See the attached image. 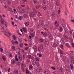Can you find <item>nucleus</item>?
I'll return each mask as SVG.
<instances>
[{
    "label": "nucleus",
    "mask_w": 74,
    "mask_h": 74,
    "mask_svg": "<svg viewBox=\"0 0 74 74\" xmlns=\"http://www.w3.org/2000/svg\"><path fill=\"white\" fill-rule=\"evenodd\" d=\"M49 22H50V21L47 22L46 23L45 26L44 27V30H46V31H48V30H48V29H47V28H48V27H49Z\"/></svg>",
    "instance_id": "nucleus-1"
},
{
    "label": "nucleus",
    "mask_w": 74,
    "mask_h": 74,
    "mask_svg": "<svg viewBox=\"0 0 74 74\" xmlns=\"http://www.w3.org/2000/svg\"><path fill=\"white\" fill-rule=\"evenodd\" d=\"M38 50L39 52L42 51L44 50L43 45H42L40 44V47H38Z\"/></svg>",
    "instance_id": "nucleus-2"
},
{
    "label": "nucleus",
    "mask_w": 74,
    "mask_h": 74,
    "mask_svg": "<svg viewBox=\"0 0 74 74\" xmlns=\"http://www.w3.org/2000/svg\"><path fill=\"white\" fill-rule=\"evenodd\" d=\"M39 20L40 23L37 26V27L38 28H40V27H41V26H40V25H41L42 26H43V22L42 21L40 20V19H39Z\"/></svg>",
    "instance_id": "nucleus-3"
},
{
    "label": "nucleus",
    "mask_w": 74,
    "mask_h": 74,
    "mask_svg": "<svg viewBox=\"0 0 74 74\" xmlns=\"http://www.w3.org/2000/svg\"><path fill=\"white\" fill-rule=\"evenodd\" d=\"M48 37L49 39H50V40H53V36H52V35L50 34H48Z\"/></svg>",
    "instance_id": "nucleus-4"
},
{
    "label": "nucleus",
    "mask_w": 74,
    "mask_h": 74,
    "mask_svg": "<svg viewBox=\"0 0 74 74\" xmlns=\"http://www.w3.org/2000/svg\"><path fill=\"white\" fill-rule=\"evenodd\" d=\"M55 25L56 27H58L59 26V23L58 21H56L55 22Z\"/></svg>",
    "instance_id": "nucleus-5"
},
{
    "label": "nucleus",
    "mask_w": 74,
    "mask_h": 74,
    "mask_svg": "<svg viewBox=\"0 0 74 74\" xmlns=\"http://www.w3.org/2000/svg\"><path fill=\"white\" fill-rule=\"evenodd\" d=\"M49 44V42H48V40H45V47H48V45Z\"/></svg>",
    "instance_id": "nucleus-6"
},
{
    "label": "nucleus",
    "mask_w": 74,
    "mask_h": 74,
    "mask_svg": "<svg viewBox=\"0 0 74 74\" xmlns=\"http://www.w3.org/2000/svg\"><path fill=\"white\" fill-rule=\"evenodd\" d=\"M63 27L62 26H60L59 27V28H58V30L60 32H62V31H63Z\"/></svg>",
    "instance_id": "nucleus-7"
},
{
    "label": "nucleus",
    "mask_w": 74,
    "mask_h": 74,
    "mask_svg": "<svg viewBox=\"0 0 74 74\" xmlns=\"http://www.w3.org/2000/svg\"><path fill=\"white\" fill-rule=\"evenodd\" d=\"M30 16L31 17H34L35 16V14L33 12H31L30 13Z\"/></svg>",
    "instance_id": "nucleus-8"
},
{
    "label": "nucleus",
    "mask_w": 74,
    "mask_h": 74,
    "mask_svg": "<svg viewBox=\"0 0 74 74\" xmlns=\"http://www.w3.org/2000/svg\"><path fill=\"white\" fill-rule=\"evenodd\" d=\"M63 38L61 39L60 42L61 44H65V42Z\"/></svg>",
    "instance_id": "nucleus-9"
},
{
    "label": "nucleus",
    "mask_w": 74,
    "mask_h": 74,
    "mask_svg": "<svg viewBox=\"0 0 74 74\" xmlns=\"http://www.w3.org/2000/svg\"><path fill=\"white\" fill-rule=\"evenodd\" d=\"M33 49L35 51H37V47L36 46H34L33 47Z\"/></svg>",
    "instance_id": "nucleus-10"
},
{
    "label": "nucleus",
    "mask_w": 74,
    "mask_h": 74,
    "mask_svg": "<svg viewBox=\"0 0 74 74\" xmlns=\"http://www.w3.org/2000/svg\"><path fill=\"white\" fill-rule=\"evenodd\" d=\"M41 68L40 67H38V68H37L36 69V71L38 72V73H39L41 70Z\"/></svg>",
    "instance_id": "nucleus-11"
},
{
    "label": "nucleus",
    "mask_w": 74,
    "mask_h": 74,
    "mask_svg": "<svg viewBox=\"0 0 74 74\" xmlns=\"http://www.w3.org/2000/svg\"><path fill=\"white\" fill-rule=\"evenodd\" d=\"M18 59L21 61H22V56H19L18 57Z\"/></svg>",
    "instance_id": "nucleus-12"
},
{
    "label": "nucleus",
    "mask_w": 74,
    "mask_h": 74,
    "mask_svg": "<svg viewBox=\"0 0 74 74\" xmlns=\"http://www.w3.org/2000/svg\"><path fill=\"white\" fill-rule=\"evenodd\" d=\"M0 22L1 24H2V25H3V24H4V19H1Z\"/></svg>",
    "instance_id": "nucleus-13"
},
{
    "label": "nucleus",
    "mask_w": 74,
    "mask_h": 74,
    "mask_svg": "<svg viewBox=\"0 0 74 74\" xmlns=\"http://www.w3.org/2000/svg\"><path fill=\"white\" fill-rule=\"evenodd\" d=\"M70 58L72 59V60H71V62L72 63L74 64V60L73 59V57H71Z\"/></svg>",
    "instance_id": "nucleus-14"
},
{
    "label": "nucleus",
    "mask_w": 74,
    "mask_h": 74,
    "mask_svg": "<svg viewBox=\"0 0 74 74\" xmlns=\"http://www.w3.org/2000/svg\"><path fill=\"white\" fill-rule=\"evenodd\" d=\"M29 24H30V22H27L25 23V26L27 27L29 25Z\"/></svg>",
    "instance_id": "nucleus-15"
},
{
    "label": "nucleus",
    "mask_w": 74,
    "mask_h": 74,
    "mask_svg": "<svg viewBox=\"0 0 74 74\" xmlns=\"http://www.w3.org/2000/svg\"><path fill=\"white\" fill-rule=\"evenodd\" d=\"M56 0V5H57V6H58V5H59V0Z\"/></svg>",
    "instance_id": "nucleus-16"
},
{
    "label": "nucleus",
    "mask_w": 74,
    "mask_h": 74,
    "mask_svg": "<svg viewBox=\"0 0 74 74\" xmlns=\"http://www.w3.org/2000/svg\"><path fill=\"white\" fill-rule=\"evenodd\" d=\"M23 16L25 18H28L29 16H28V15H27V14H24Z\"/></svg>",
    "instance_id": "nucleus-17"
},
{
    "label": "nucleus",
    "mask_w": 74,
    "mask_h": 74,
    "mask_svg": "<svg viewBox=\"0 0 74 74\" xmlns=\"http://www.w3.org/2000/svg\"><path fill=\"white\" fill-rule=\"evenodd\" d=\"M30 35L31 37H34V36H35V32H34L31 34Z\"/></svg>",
    "instance_id": "nucleus-18"
},
{
    "label": "nucleus",
    "mask_w": 74,
    "mask_h": 74,
    "mask_svg": "<svg viewBox=\"0 0 74 74\" xmlns=\"http://www.w3.org/2000/svg\"><path fill=\"white\" fill-rule=\"evenodd\" d=\"M73 64L72 63L71 64H70V66H71V69L73 70V69H74V66H73Z\"/></svg>",
    "instance_id": "nucleus-19"
},
{
    "label": "nucleus",
    "mask_w": 74,
    "mask_h": 74,
    "mask_svg": "<svg viewBox=\"0 0 74 74\" xmlns=\"http://www.w3.org/2000/svg\"><path fill=\"white\" fill-rule=\"evenodd\" d=\"M66 69L67 71H69V66H66Z\"/></svg>",
    "instance_id": "nucleus-20"
},
{
    "label": "nucleus",
    "mask_w": 74,
    "mask_h": 74,
    "mask_svg": "<svg viewBox=\"0 0 74 74\" xmlns=\"http://www.w3.org/2000/svg\"><path fill=\"white\" fill-rule=\"evenodd\" d=\"M57 46V44H56V43H54L53 45V48H55V47H56Z\"/></svg>",
    "instance_id": "nucleus-21"
},
{
    "label": "nucleus",
    "mask_w": 74,
    "mask_h": 74,
    "mask_svg": "<svg viewBox=\"0 0 74 74\" xmlns=\"http://www.w3.org/2000/svg\"><path fill=\"white\" fill-rule=\"evenodd\" d=\"M2 58L4 61H5V60H6V57H5V56H3Z\"/></svg>",
    "instance_id": "nucleus-22"
},
{
    "label": "nucleus",
    "mask_w": 74,
    "mask_h": 74,
    "mask_svg": "<svg viewBox=\"0 0 74 74\" xmlns=\"http://www.w3.org/2000/svg\"><path fill=\"white\" fill-rule=\"evenodd\" d=\"M12 37L13 40H16V37L15 35L13 36Z\"/></svg>",
    "instance_id": "nucleus-23"
},
{
    "label": "nucleus",
    "mask_w": 74,
    "mask_h": 74,
    "mask_svg": "<svg viewBox=\"0 0 74 74\" xmlns=\"http://www.w3.org/2000/svg\"><path fill=\"white\" fill-rule=\"evenodd\" d=\"M33 2L34 4H37L38 3L37 1L36 0H34Z\"/></svg>",
    "instance_id": "nucleus-24"
},
{
    "label": "nucleus",
    "mask_w": 74,
    "mask_h": 74,
    "mask_svg": "<svg viewBox=\"0 0 74 74\" xmlns=\"http://www.w3.org/2000/svg\"><path fill=\"white\" fill-rule=\"evenodd\" d=\"M23 30L25 32V33H27V30L25 28H23Z\"/></svg>",
    "instance_id": "nucleus-25"
},
{
    "label": "nucleus",
    "mask_w": 74,
    "mask_h": 74,
    "mask_svg": "<svg viewBox=\"0 0 74 74\" xmlns=\"http://www.w3.org/2000/svg\"><path fill=\"white\" fill-rule=\"evenodd\" d=\"M28 56L29 59H32V56L30 55H28Z\"/></svg>",
    "instance_id": "nucleus-26"
},
{
    "label": "nucleus",
    "mask_w": 74,
    "mask_h": 74,
    "mask_svg": "<svg viewBox=\"0 0 74 74\" xmlns=\"http://www.w3.org/2000/svg\"><path fill=\"white\" fill-rule=\"evenodd\" d=\"M65 45H66V47H68V48H70V45L68 43H66L65 44Z\"/></svg>",
    "instance_id": "nucleus-27"
},
{
    "label": "nucleus",
    "mask_w": 74,
    "mask_h": 74,
    "mask_svg": "<svg viewBox=\"0 0 74 74\" xmlns=\"http://www.w3.org/2000/svg\"><path fill=\"white\" fill-rule=\"evenodd\" d=\"M15 59L16 61H17V62L18 61V58L17 57V55H16L15 56Z\"/></svg>",
    "instance_id": "nucleus-28"
},
{
    "label": "nucleus",
    "mask_w": 74,
    "mask_h": 74,
    "mask_svg": "<svg viewBox=\"0 0 74 74\" xmlns=\"http://www.w3.org/2000/svg\"><path fill=\"white\" fill-rule=\"evenodd\" d=\"M5 26L6 27H8V23L7 21H5Z\"/></svg>",
    "instance_id": "nucleus-29"
},
{
    "label": "nucleus",
    "mask_w": 74,
    "mask_h": 74,
    "mask_svg": "<svg viewBox=\"0 0 74 74\" xmlns=\"http://www.w3.org/2000/svg\"><path fill=\"white\" fill-rule=\"evenodd\" d=\"M7 32L8 33V34L9 36H11V33L10 32H9V30H8V29H7Z\"/></svg>",
    "instance_id": "nucleus-30"
},
{
    "label": "nucleus",
    "mask_w": 74,
    "mask_h": 74,
    "mask_svg": "<svg viewBox=\"0 0 74 74\" xmlns=\"http://www.w3.org/2000/svg\"><path fill=\"white\" fill-rule=\"evenodd\" d=\"M70 42H73V38L72 37H71L70 38Z\"/></svg>",
    "instance_id": "nucleus-31"
},
{
    "label": "nucleus",
    "mask_w": 74,
    "mask_h": 74,
    "mask_svg": "<svg viewBox=\"0 0 74 74\" xmlns=\"http://www.w3.org/2000/svg\"><path fill=\"white\" fill-rule=\"evenodd\" d=\"M38 15H39V16H42L41 12H40L38 13Z\"/></svg>",
    "instance_id": "nucleus-32"
},
{
    "label": "nucleus",
    "mask_w": 74,
    "mask_h": 74,
    "mask_svg": "<svg viewBox=\"0 0 74 74\" xmlns=\"http://www.w3.org/2000/svg\"><path fill=\"white\" fill-rule=\"evenodd\" d=\"M42 8L44 10H47V7L45 6H43Z\"/></svg>",
    "instance_id": "nucleus-33"
},
{
    "label": "nucleus",
    "mask_w": 74,
    "mask_h": 74,
    "mask_svg": "<svg viewBox=\"0 0 74 74\" xmlns=\"http://www.w3.org/2000/svg\"><path fill=\"white\" fill-rule=\"evenodd\" d=\"M49 5V7L50 9H52L53 8V6H52V5L50 4Z\"/></svg>",
    "instance_id": "nucleus-34"
},
{
    "label": "nucleus",
    "mask_w": 74,
    "mask_h": 74,
    "mask_svg": "<svg viewBox=\"0 0 74 74\" xmlns=\"http://www.w3.org/2000/svg\"><path fill=\"white\" fill-rule=\"evenodd\" d=\"M32 64L33 65H35L36 64V61L34 60L32 62Z\"/></svg>",
    "instance_id": "nucleus-35"
},
{
    "label": "nucleus",
    "mask_w": 74,
    "mask_h": 74,
    "mask_svg": "<svg viewBox=\"0 0 74 74\" xmlns=\"http://www.w3.org/2000/svg\"><path fill=\"white\" fill-rule=\"evenodd\" d=\"M23 18L22 16H20L18 18L19 20H21V21L22 20V18Z\"/></svg>",
    "instance_id": "nucleus-36"
},
{
    "label": "nucleus",
    "mask_w": 74,
    "mask_h": 74,
    "mask_svg": "<svg viewBox=\"0 0 74 74\" xmlns=\"http://www.w3.org/2000/svg\"><path fill=\"white\" fill-rule=\"evenodd\" d=\"M57 36L58 37H59L61 36V34H60V33H58L57 34Z\"/></svg>",
    "instance_id": "nucleus-37"
},
{
    "label": "nucleus",
    "mask_w": 74,
    "mask_h": 74,
    "mask_svg": "<svg viewBox=\"0 0 74 74\" xmlns=\"http://www.w3.org/2000/svg\"><path fill=\"white\" fill-rule=\"evenodd\" d=\"M13 10H14V13H15V14H16V13H17V12L16 10V9H15V8H14L13 9Z\"/></svg>",
    "instance_id": "nucleus-38"
},
{
    "label": "nucleus",
    "mask_w": 74,
    "mask_h": 74,
    "mask_svg": "<svg viewBox=\"0 0 74 74\" xmlns=\"http://www.w3.org/2000/svg\"><path fill=\"white\" fill-rule=\"evenodd\" d=\"M13 10H14V13H15V14H16V13H17V12L16 10V9H15V8H14L13 9Z\"/></svg>",
    "instance_id": "nucleus-39"
},
{
    "label": "nucleus",
    "mask_w": 74,
    "mask_h": 74,
    "mask_svg": "<svg viewBox=\"0 0 74 74\" xmlns=\"http://www.w3.org/2000/svg\"><path fill=\"white\" fill-rule=\"evenodd\" d=\"M60 47L62 49L63 48V46L62 45H60Z\"/></svg>",
    "instance_id": "nucleus-40"
},
{
    "label": "nucleus",
    "mask_w": 74,
    "mask_h": 74,
    "mask_svg": "<svg viewBox=\"0 0 74 74\" xmlns=\"http://www.w3.org/2000/svg\"><path fill=\"white\" fill-rule=\"evenodd\" d=\"M60 53H61V54H62V55H63V51L62 50H60Z\"/></svg>",
    "instance_id": "nucleus-41"
},
{
    "label": "nucleus",
    "mask_w": 74,
    "mask_h": 74,
    "mask_svg": "<svg viewBox=\"0 0 74 74\" xmlns=\"http://www.w3.org/2000/svg\"><path fill=\"white\" fill-rule=\"evenodd\" d=\"M40 42H44V40L42 39H41L39 40Z\"/></svg>",
    "instance_id": "nucleus-42"
},
{
    "label": "nucleus",
    "mask_w": 74,
    "mask_h": 74,
    "mask_svg": "<svg viewBox=\"0 0 74 74\" xmlns=\"http://www.w3.org/2000/svg\"><path fill=\"white\" fill-rule=\"evenodd\" d=\"M58 12V14H60V9H59Z\"/></svg>",
    "instance_id": "nucleus-43"
},
{
    "label": "nucleus",
    "mask_w": 74,
    "mask_h": 74,
    "mask_svg": "<svg viewBox=\"0 0 74 74\" xmlns=\"http://www.w3.org/2000/svg\"><path fill=\"white\" fill-rule=\"evenodd\" d=\"M12 48L13 50H15V46H13L12 47Z\"/></svg>",
    "instance_id": "nucleus-44"
},
{
    "label": "nucleus",
    "mask_w": 74,
    "mask_h": 74,
    "mask_svg": "<svg viewBox=\"0 0 74 74\" xmlns=\"http://www.w3.org/2000/svg\"><path fill=\"white\" fill-rule=\"evenodd\" d=\"M33 11L35 13H37V11L36 10V9L35 8H33Z\"/></svg>",
    "instance_id": "nucleus-45"
},
{
    "label": "nucleus",
    "mask_w": 74,
    "mask_h": 74,
    "mask_svg": "<svg viewBox=\"0 0 74 74\" xmlns=\"http://www.w3.org/2000/svg\"><path fill=\"white\" fill-rule=\"evenodd\" d=\"M43 36H44V37H46V36H47V33H45L43 35Z\"/></svg>",
    "instance_id": "nucleus-46"
},
{
    "label": "nucleus",
    "mask_w": 74,
    "mask_h": 74,
    "mask_svg": "<svg viewBox=\"0 0 74 74\" xmlns=\"http://www.w3.org/2000/svg\"><path fill=\"white\" fill-rule=\"evenodd\" d=\"M55 13H52V14H51V16L53 18H54L55 16Z\"/></svg>",
    "instance_id": "nucleus-47"
},
{
    "label": "nucleus",
    "mask_w": 74,
    "mask_h": 74,
    "mask_svg": "<svg viewBox=\"0 0 74 74\" xmlns=\"http://www.w3.org/2000/svg\"><path fill=\"white\" fill-rule=\"evenodd\" d=\"M40 5H37L36 7V8L37 9H38V8H40Z\"/></svg>",
    "instance_id": "nucleus-48"
},
{
    "label": "nucleus",
    "mask_w": 74,
    "mask_h": 74,
    "mask_svg": "<svg viewBox=\"0 0 74 74\" xmlns=\"http://www.w3.org/2000/svg\"><path fill=\"white\" fill-rule=\"evenodd\" d=\"M16 65H17V66H19V65H21V63L19 62H18L16 63Z\"/></svg>",
    "instance_id": "nucleus-49"
},
{
    "label": "nucleus",
    "mask_w": 74,
    "mask_h": 74,
    "mask_svg": "<svg viewBox=\"0 0 74 74\" xmlns=\"http://www.w3.org/2000/svg\"><path fill=\"white\" fill-rule=\"evenodd\" d=\"M71 22L74 23V19H73V18H72V20H71Z\"/></svg>",
    "instance_id": "nucleus-50"
},
{
    "label": "nucleus",
    "mask_w": 74,
    "mask_h": 74,
    "mask_svg": "<svg viewBox=\"0 0 74 74\" xmlns=\"http://www.w3.org/2000/svg\"><path fill=\"white\" fill-rule=\"evenodd\" d=\"M11 42L13 44H15V41H14V40H12Z\"/></svg>",
    "instance_id": "nucleus-51"
},
{
    "label": "nucleus",
    "mask_w": 74,
    "mask_h": 74,
    "mask_svg": "<svg viewBox=\"0 0 74 74\" xmlns=\"http://www.w3.org/2000/svg\"><path fill=\"white\" fill-rule=\"evenodd\" d=\"M20 47H23V44L22 43H20Z\"/></svg>",
    "instance_id": "nucleus-52"
},
{
    "label": "nucleus",
    "mask_w": 74,
    "mask_h": 74,
    "mask_svg": "<svg viewBox=\"0 0 74 74\" xmlns=\"http://www.w3.org/2000/svg\"><path fill=\"white\" fill-rule=\"evenodd\" d=\"M43 3L44 4H46V3H47V2H46V1H45V0H43Z\"/></svg>",
    "instance_id": "nucleus-53"
},
{
    "label": "nucleus",
    "mask_w": 74,
    "mask_h": 74,
    "mask_svg": "<svg viewBox=\"0 0 74 74\" xmlns=\"http://www.w3.org/2000/svg\"><path fill=\"white\" fill-rule=\"evenodd\" d=\"M35 60L37 62H38L39 61V59L38 58H36L35 59Z\"/></svg>",
    "instance_id": "nucleus-54"
},
{
    "label": "nucleus",
    "mask_w": 74,
    "mask_h": 74,
    "mask_svg": "<svg viewBox=\"0 0 74 74\" xmlns=\"http://www.w3.org/2000/svg\"><path fill=\"white\" fill-rule=\"evenodd\" d=\"M17 8H18V9H19V10H21L22 9V8L21 7L18 6Z\"/></svg>",
    "instance_id": "nucleus-55"
},
{
    "label": "nucleus",
    "mask_w": 74,
    "mask_h": 74,
    "mask_svg": "<svg viewBox=\"0 0 74 74\" xmlns=\"http://www.w3.org/2000/svg\"><path fill=\"white\" fill-rule=\"evenodd\" d=\"M51 68L52 69V70H56L55 68L53 66L51 67Z\"/></svg>",
    "instance_id": "nucleus-56"
},
{
    "label": "nucleus",
    "mask_w": 74,
    "mask_h": 74,
    "mask_svg": "<svg viewBox=\"0 0 74 74\" xmlns=\"http://www.w3.org/2000/svg\"><path fill=\"white\" fill-rule=\"evenodd\" d=\"M44 72L46 74H47L48 73V71H46V70H45Z\"/></svg>",
    "instance_id": "nucleus-57"
},
{
    "label": "nucleus",
    "mask_w": 74,
    "mask_h": 74,
    "mask_svg": "<svg viewBox=\"0 0 74 74\" xmlns=\"http://www.w3.org/2000/svg\"><path fill=\"white\" fill-rule=\"evenodd\" d=\"M29 69L31 70H32V69H33V66H32L31 65L29 66Z\"/></svg>",
    "instance_id": "nucleus-58"
},
{
    "label": "nucleus",
    "mask_w": 74,
    "mask_h": 74,
    "mask_svg": "<svg viewBox=\"0 0 74 74\" xmlns=\"http://www.w3.org/2000/svg\"><path fill=\"white\" fill-rule=\"evenodd\" d=\"M18 42L17 41H15L14 42V44H18Z\"/></svg>",
    "instance_id": "nucleus-59"
},
{
    "label": "nucleus",
    "mask_w": 74,
    "mask_h": 74,
    "mask_svg": "<svg viewBox=\"0 0 74 74\" xmlns=\"http://www.w3.org/2000/svg\"><path fill=\"white\" fill-rule=\"evenodd\" d=\"M64 30L65 33H68V31H67V30L64 29Z\"/></svg>",
    "instance_id": "nucleus-60"
},
{
    "label": "nucleus",
    "mask_w": 74,
    "mask_h": 74,
    "mask_svg": "<svg viewBox=\"0 0 74 74\" xmlns=\"http://www.w3.org/2000/svg\"><path fill=\"white\" fill-rule=\"evenodd\" d=\"M18 71L16 70L15 71V74H18Z\"/></svg>",
    "instance_id": "nucleus-61"
},
{
    "label": "nucleus",
    "mask_w": 74,
    "mask_h": 74,
    "mask_svg": "<svg viewBox=\"0 0 74 74\" xmlns=\"http://www.w3.org/2000/svg\"><path fill=\"white\" fill-rule=\"evenodd\" d=\"M36 42H38V40H39L38 39V38H37L36 39Z\"/></svg>",
    "instance_id": "nucleus-62"
},
{
    "label": "nucleus",
    "mask_w": 74,
    "mask_h": 74,
    "mask_svg": "<svg viewBox=\"0 0 74 74\" xmlns=\"http://www.w3.org/2000/svg\"><path fill=\"white\" fill-rule=\"evenodd\" d=\"M60 70L61 72H62L63 71V68H60Z\"/></svg>",
    "instance_id": "nucleus-63"
},
{
    "label": "nucleus",
    "mask_w": 74,
    "mask_h": 74,
    "mask_svg": "<svg viewBox=\"0 0 74 74\" xmlns=\"http://www.w3.org/2000/svg\"><path fill=\"white\" fill-rule=\"evenodd\" d=\"M71 45L73 47H74V44L73 43H72Z\"/></svg>",
    "instance_id": "nucleus-64"
}]
</instances>
